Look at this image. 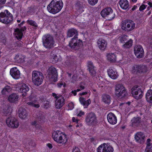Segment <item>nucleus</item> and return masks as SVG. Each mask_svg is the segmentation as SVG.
Segmentation results:
<instances>
[{
	"instance_id": "32",
	"label": "nucleus",
	"mask_w": 152,
	"mask_h": 152,
	"mask_svg": "<svg viewBox=\"0 0 152 152\" xmlns=\"http://www.w3.org/2000/svg\"><path fill=\"white\" fill-rule=\"evenodd\" d=\"M131 121L133 126H137L140 123V118L139 117L134 118Z\"/></svg>"
},
{
	"instance_id": "21",
	"label": "nucleus",
	"mask_w": 152,
	"mask_h": 152,
	"mask_svg": "<svg viewBox=\"0 0 152 152\" xmlns=\"http://www.w3.org/2000/svg\"><path fill=\"white\" fill-rule=\"evenodd\" d=\"M97 45L99 48L101 50H104L107 45V42L104 39L100 38L99 39L97 42Z\"/></svg>"
},
{
	"instance_id": "31",
	"label": "nucleus",
	"mask_w": 152,
	"mask_h": 152,
	"mask_svg": "<svg viewBox=\"0 0 152 152\" xmlns=\"http://www.w3.org/2000/svg\"><path fill=\"white\" fill-rule=\"evenodd\" d=\"M26 57L21 54L17 55L15 57V59L19 62L22 63L24 62L26 59Z\"/></svg>"
},
{
	"instance_id": "12",
	"label": "nucleus",
	"mask_w": 152,
	"mask_h": 152,
	"mask_svg": "<svg viewBox=\"0 0 152 152\" xmlns=\"http://www.w3.org/2000/svg\"><path fill=\"white\" fill-rule=\"evenodd\" d=\"M131 93L133 97L137 99H141L143 95V93L140 89L136 86L132 88Z\"/></svg>"
},
{
	"instance_id": "50",
	"label": "nucleus",
	"mask_w": 152,
	"mask_h": 152,
	"mask_svg": "<svg viewBox=\"0 0 152 152\" xmlns=\"http://www.w3.org/2000/svg\"><path fill=\"white\" fill-rule=\"evenodd\" d=\"M63 86L64 87H65L66 86L65 83H63L62 82H61V83H58L57 84V86L58 88H61Z\"/></svg>"
},
{
	"instance_id": "47",
	"label": "nucleus",
	"mask_w": 152,
	"mask_h": 152,
	"mask_svg": "<svg viewBox=\"0 0 152 152\" xmlns=\"http://www.w3.org/2000/svg\"><path fill=\"white\" fill-rule=\"evenodd\" d=\"M68 106L69 107L68 109L69 110H72L74 107V104L72 102H70L69 103Z\"/></svg>"
},
{
	"instance_id": "56",
	"label": "nucleus",
	"mask_w": 152,
	"mask_h": 152,
	"mask_svg": "<svg viewBox=\"0 0 152 152\" xmlns=\"http://www.w3.org/2000/svg\"><path fill=\"white\" fill-rule=\"evenodd\" d=\"M88 92L87 91H86L85 92H83L80 94V95H84L87 94Z\"/></svg>"
},
{
	"instance_id": "57",
	"label": "nucleus",
	"mask_w": 152,
	"mask_h": 152,
	"mask_svg": "<svg viewBox=\"0 0 152 152\" xmlns=\"http://www.w3.org/2000/svg\"><path fill=\"white\" fill-rule=\"evenodd\" d=\"M26 27L25 26H24V27H23L22 28H21V29H20V30L21 31H22V32L23 31H24L25 30H26Z\"/></svg>"
},
{
	"instance_id": "39",
	"label": "nucleus",
	"mask_w": 152,
	"mask_h": 152,
	"mask_svg": "<svg viewBox=\"0 0 152 152\" xmlns=\"http://www.w3.org/2000/svg\"><path fill=\"white\" fill-rule=\"evenodd\" d=\"M105 143L100 145L97 148V152H104Z\"/></svg>"
},
{
	"instance_id": "24",
	"label": "nucleus",
	"mask_w": 152,
	"mask_h": 152,
	"mask_svg": "<svg viewBox=\"0 0 152 152\" xmlns=\"http://www.w3.org/2000/svg\"><path fill=\"white\" fill-rule=\"evenodd\" d=\"M18 98L19 96L17 94L13 93L9 96L8 100L10 102H15L18 101Z\"/></svg>"
},
{
	"instance_id": "41",
	"label": "nucleus",
	"mask_w": 152,
	"mask_h": 152,
	"mask_svg": "<svg viewBox=\"0 0 152 152\" xmlns=\"http://www.w3.org/2000/svg\"><path fill=\"white\" fill-rule=\"evenodd\" d=\"M87 64V66L88 67V70L91 69H93L95 68V66H94L93 63L91 61H88Z\"/></svg>"
},
{
	"instance_id": "4",
	"label": "nucleus",
	"mask_w": 152,
	"mask_h": 152,
	"mask_svg": "<svg viewBox=\"0 0 152 152\" xmlns=\"http://www.w3.org/2000/svg\"><path fill=\"white\" fill-rule=\"evenodd\" d=\"M42 42L43 46L46 48H51L54 43L53 37L50 34H45L43 37Z\"/></svg>"
},
{
	"instance_id": "33",
	"label": "nucleus",
	"mask_w": 152,
	"mask_h": 152,
	"mask_svg": "<svg viewBox=\"0 0 152 152\" xmlns=\"http://www.w3.org/2000/svg\"><path fill=\"white\" fill-rule=\"evenodd\" d=\"M107 59L111 62L116 61V56L114 53H109L107 55Z\"/></svg>"
},
{
	"instance_id": "49",
	"label": "nucleus",
	"mask_w": 152,
	"mask_h": 152,
	"mask_svg": "<svg viewBox=\"0 0 152 152\" xmlns=\"http://www.w3.org/2000/svg\"><path fill=\"white\" fill-rule=\"evenodd\" d=\"M72 152H80L79 149L77 147H75L72 150Z\"/></svg>"
},
{
	"instance_id": "1",
	"label": "nucleus",
	"mask_w": 152,
	"mask_h": 152,
	"mask_svg": "<svg viewBox=\"0 0 152 152\" xmlns=\"http://www.w3.org/2000/svg\"><path fill=\"white\" fill-rule=\"evenodd\" d=\"M62 2L60 0H53L47 8L50 13L55 14L59 12L63 6Z\"/></svg>"
},
{
	"instance_id": "27",
	"label": "nucleus",
	"mask_w": 152,
	"mask_h": 152,
	"mask_svg": "<svg viewBox=\"0 0 152 152\" xmlns=\"http://www.w3.org/2000/svg\"><path fill=\"white\" fill-rule=\"evenodd\" d=\"M135 70L139 73H145L147 71V67L145 65L137 66L136 67Z\"/></svg>"
},
{
	"instance_id": "20",
	"label": "nucleus",
	"mask_w": 152,
	"mask_h": 152,
	"mask_svg": "<svg viewBox=\"0 0 152 152\" xmlns=\"http://www.w3.org/2000/svg\"><path fill=\"white\" fill-rule=\"evenodd\" d=\"M145 136L143 133L137 132L135 135V139L136 141L140 143H143L144 142Z\"/></svg>"
},
{
	"instance_id": "63",
	"label": "nucleus",
	"mask_w": 152,
	"mask_h": 152,
	"mask_svg": "<svg viewBox=\"0 0 152 152\" xmlns=\"http://www.w3.org/2000/svg\"><path fill=\"white\" fill-rule=\"evenodd\" d=\"M137 7V6H135V5H134L133 6V8L132 9V11H134V10H135L136 8Z\"/></svg>"
},
{
	"instance_id": "15",
	"label": "nucleus",
	"mask_w": 152,
	"mask_h": 152,
	"mask_svg": "<svg viewBox=\"0 0 152 152\" xmlns=\"http://www.w3.org/2000/svg\"><path fill=\"white\" fill-rule=\"evenodd\" d=\"M82 42L80 39H78L77 37H74L72 38L69 42V46L72 49L75 48H78L80 45L82 44Z\"/></svg>"
},
{
	"instance_id": "13",
	"label": "nucleus",
	"mask_w": 152,
	"mask_h": 152,
	"mask_svg": "<svg viewBox=\"0 0 152 152\" xmlns=\"http://www.w3.org/2000/svg\"><path fill=\"white\" fill-rule=\"evenodd\" d=\"M48 76L51 80L56 81L57 79V74L56 69L51 67L48 69Z\"/></svg>"
},
{
	"instance_id": "53",
	"label": "nucleus",
	"mask_w": 152,
	"mask_h": 152,
	"mask_svg": "<svg viewBox=\"0 0 152 152\" xmlns=\"http://www.w3.org/2000/svg\"><path fill=\"white\" fill-rule=\"evenodd\" d=\"M78 88L81 91L84 89L85 88L84 86L81 84H80V86Z\"/></svg>"
},
{
	"instance_id": "18",
	"label": "nucleus",
	"mask_w": 152,
	"mask_h": 152,
	"mask_svg": "<svg viewBox=\"0 0 152 152\" xmlns=\"http://www.w3.org/2000/svg\"><path fill=\"white\" fill-rule=\"evenodd\" d=\"M10 73L11 75L15 79H18L20 77V72L16 67L12 68L10 70Z\"/></svg>"
},
{
	"instance_id": "14",
	"label": "nucleus",
	"mask_w": 152,
	"mask_h": 152,
	"mask_svg": "<svg viewBox=\"0 0 152 152\" xmlns=\"http://www.w3.org/2000/svg\"><path fill=\"white\" fill-rule=\"evenodd\" d=\"M134 51L135 55L138 58H142L144 55L143 48L140 45H136L134 47Z\"/></svg>"
},
{
	"instance_id": "46",
	"label": "nucleus",
	"mask_w": 152,
	"mask_h": 152,
	"mask_svg": "<svg viewBox=\"0 0 152 152\" xmlns=\"http://www.w3.org/2000/svg\"><path fill=\"white\" fill-rule=\"evenodd\" d=\"M58 60V58L56 55H54L53 58V61L55 63L57 62Z\"/></svg>"
},
{
	"instance_id": "28",
	"label": "nucleus",
	"mask_w": 152,
	"mask_h": 152,
	"mask_svg": "<svg viewBox=\"0 0 152 152\" xmlns=\"http://www.w3.org/2000/svg\"><path fill=\"white\" fill-rule=\"evenodd\" d=\"M145 98L148 102L152 103V90L148 91L145 94Z\"/></svg>"
},
{
	"instance_id": "48",
	"label": "nucleus",
	"mask_w": 152,
	"mask_h": 152,
	"mask_svg": "<svg viewBox=\"0 0 152 152\" xmlns=\"http://www.w3.org/2000/svg\"><path fill=\"white\" fill-rule=\"evenodd\" d=\"M146 7L147 6L145 4H142L140 7L139 10L140 11H141L144 10L146 8Z\"/></svg>"
},
{
	"instance_id": "45",
	"label": "nucleus",
	"mask_w": 152,
	"mask_h": 152,
	"mask_svg": "<svg viewBox=\"0 0 152 152\" xmlns=\"http://www.w3.org/2000/svg\"><path fill=\"white\" fill-rule=\"evenodd\" d=\"M77 9H80L83 7L82 3L80 2H77L75 5Z\"/></svg>"
},
{
	"instance_id": "59",
	"label": "nucleus",
	"mask_w": 152,
	"mask_h": 152,
	"mask_svg": "<svg viewBox=\"0 0 152 152\" xmlns=\"http://www.w3.org/2000/svg\"><path fill=\"white\" fill-rule=\"evenodd\" d=\"M72 120H73V122H77L78 121V120H77V119H76L74 117H73L72 118Z\"/></svg>"
},
{
	"instance_id": "29",
	"label": "nucleus",
	"mask_w": 152,
	"mask_h": 152,
	"mask_svg": "<svg viewBox=\"0 0 152 152\" xmlns=\"http://www.w3.org/2000/svg\"><path fill=\"white\" fill-rule=\"evenodd\" d=\"M75 35L74 37H77V32L76 30L74 29H71L68 30L67 36L70 37Z\"/></svg>"
},
{
	"instance_id": "10",
	"label": "nucleus",
	"mask_w": 152,
	"mask_h": 152,
	"mask_svg": "<svg viewBox=\"0 0 152 152\" xmlns=\"http://www.w3.org/2000/svg\"><path fill=\"white\" fill-rule=\"evenodd\" d=\"M52 96L56 99L55 107L56 108L60 109L64 104L65 100L63 96L61 95H57L54 93L52 94Z\"/></svg>"
},
{
	"instance_id": "19",
	"label": "nucleus",
	"mask_w": 152,
	"mask_h": 152,
	"mask_svg": "<svg viewBox=\"0 0 152 152\" xmlns=\"http://www.w3.org/2000/svg\"><path fill=\"white\" fill-rule=\"evenodd\" d=\"M108 122L111 124H115L117 122V118L115 115L113 113H110L107 116Z\"/></svg>"
},
{
	"instance_id": "30",
	"label": "nucleus",
	"mask_w": 152,
	"mask_h": 152,
	"mask_svg": "<svg viewBox=\"0 0 152 152\" xmlns=\"http://www.w3.org/2000/svg\"><path fill=\"white\" fill-rule=\"evenodd\" d=\"M14 34L16 37L18 39H21L23 35V34L22 31L19 29L18 28L15 29Z\"/></svg>"
},
{
	"instance_id": "25",
	"label": "nucleus",
	"mask_w": 152,
	"mask_h": 152,
	"mask_svg": "<svg viewBox=\"0 0 152 152\" xmlns=\"http://www.w3.org/2000/svg\"><path fill=\"white\" fill-rule=\"evenodd\" d=\"M20 87H19L20 89V92L23 93H26V92L28 91L29 88L28 86L24 83L19 84Z\"/></svg>"
},
{
	"instance_id": "60",
	"label": "nucleus",
	"mask_w": 152,
	"mask_h": 152,
	"mask_svg": "<svg viewBox=\"0 0 152 152\" xmlns=\"http://www.w3.org/2000/svg\"><path fill=\"white\" fill-rule=\"evenodd\" d=\"M37 124V121H34L33 122H32L31 123V124L32 125H35Z\"/></svg>"
},
{
	"instance_id": "6",
	"label": "nucleus",
	"mask_w": 152,
	"mask_h": 152,
	"mask_svg": "<svg viewBox=\"0 0 152 152\" xmlns=\"http://www.w3.org/2000/svg\"><path fill=\"white\" fill-rule=\"evenodd\" d=\"M135 24L131 20H126L122 21L121 24L122 29L126 31H132L135 27Z\"/></svg>"
},
{
	"instance_id": "11",
	"label": "nucleus",
	"mask_w": 152,
	"mask_h": 152,
	"mask_svg": "<svg viewBox=\"0 0 152 152\" xmlns=\"http://www.w3.org/2000/svg\"><path fill=\"white\" fill-rule=\"evenodd\" d=\"M6 123L9 127L13 129L17 128L19 125L18 120L13 117H10L8 118L6 120Z\"/></svg>"
},
{
	"instance_id": "54",
	"label": "nucleus",
	"mask_w": 152,
	"mask_h": 152,
	"mask_svg": "<svg viewBox=\"0 0 152 152\" xmlns=\"http://www.w3.org/2000/svg\"><path fill=\"white\" fill-rule=\"evenodd\" d=\"M148 41L151 47H152V37L149 38L148 39Z\"/></svg>"
},
{
	"instance_id": "5",
	"label": "nucleus",
	"mask_w": 152,
	"mask_h": 152,
	"mask_svg": "<svg viewBox=\"0 0 152 152\" xmlns=\"http://www.w3.org/2000/svg\"><path fill=\"white\" fill-rule=\"evenodd\" d=\"M13 20L12 15L7 10H5L4 12L0 13V22L2 23L8 24Z\"/></svg>"
},
{
	"instance_id": "35",
	"label": "nucleus",
	"mask_w": 152,
	"mask_h": 152,
	"mask_svg": "<svg viewBox=\"0 0 152 152\" xmlns=\"http://www.w3.org/2000/svg\"><path fill=\"white\" fill-rule=\"evenodd\" d=\"M11 88L10 87L6 86L3 88L1 91V93L3 95H6L8 94L11 91Z\"/></svg>"
},
{
	"instance_id": "62",
	"label": "nucleus",
	"mask_w": 152,
	"mask_h": 152,
	"mask_svg": "<svg viewBox=\"0 0 152 152\" xmlns=\"http://www.w3.org/2000/svg\"><path fill=\"white\" fill-rule=\"evenodd\" d=\"M148 4L149 6V7L151 8L152 7V2H149L148 3Z\"/></svg>"
},
{
	"instance_id": "3",
	"label": "nucleus",
	"mask_w": 152,
	"mask_h": 152,
	"mask_svg": "<svg viewBox=\"0 0 152 152\" xmlns=\"http://www.w3.org/2000/svg\"><path fill=\"white\" fill-rule=\"evenodd\" d=\"M52 137L55 141L59 143L65 144L67 140L66 135L59 131L54 132Z\"/></svg>"
},
{
	"instance_id": "51",
	"label": "nucleus",
	"mask_w": 152,
	"mask_h": 152,
	"mask_svg": "<svg viewBox=\"0 0 152 152\" xmlns=\"http://www.w3.org/2000/svg\"><path fill=\"white\" fill-rule=\"evenodd\" d=\"M85 114V113L82 111H80L79 113L77 114V116L79 117H81L82 115H84Z\"/></svg>"
},
{
	"instance_id": "34",
	"label": "nucleus",
	"mask_w": 152,
	"mask_h": 152,
	"mask_svg": "<svg viewBox=\"0 0 152 152\" xmlns=\"http://www.w3.org/2000/svg\"><path fill=\"white\" fill-rule=\"evenodd\" d=\"M102 101L105 103L109 104L111 101V97L108 95L104 94L102 96Z\"/></svg>"
},
{
	"instance_id": "42",
	"label": "nucleus",
	"mask_w": 152,
	"mask_h": 152,
	"mask_svg": "<svg viewBox=\"0 0 152 152\" xmlns=\"http://www.w3.org/2000/svg\"><path fill=\"white\" fill-rule=\"evenodd\" d=\"M146 152H152V144H148L146 148Z\"/></svg>"
},
{
	"instance_id": "61",
	"label": "nucleus",
	"mask_w": 152,
	"mask_h": 152,
	"mask_svg": "<svg viewBox=\"0 0 152 152\" xmlns=\"http://www.w3.org/2000/svg\"><path fill=\"white\" fill-rule=\"evenodd\" d=\"M47 145L50 148H51L52 147V145L51 144H48Z\"/></svg>"
},
{
	"instance_id": "37",
	"label": "nucleus",
	"mask_w": 152,
	"mask_h": 152,
	"mask_svg": "<svg viewBox=\"0 0 152 152\" xmlns=\"http://www.w3.org/2000/svg\"><path fill=\"white\" fill-rule=\"evenodd\" d=\"M132 41L130 39L126 42L123 45V47L124 48H128L131 47L132 45Z\"/></svg>"
},
{
	"instance_id": "17",
	"label": "nucleus",
	"mask_w": 152,
	"mask_h": 152,
	"mask_svg": "<svg viewBox=\"0 0 152 152\" xmlns=\"http://www.w3.org/2000/svg\"><path fill=\"white\" fill-rule=\"evenodd\" d=\"M27 104L29 106L38 108L39 107L40 105L38 103L36 98L33 97L32 96L30 97L29 101L27 102Z\"/></svg>"
},
{
	"instance_id": "16",
	"label": "nucleus",
	"mask_w": 152,
	"mask_h": 152,
	"mask_svg": "<svg viewBox=\"0 0 152 152\" xmlns=\"http://www.w3.org/2000/svg\"><path fill=\"white\" fill-rule=\"evenodd\" d=\"M107 73L109 76L113 79H116L118 76L115 69L113 67H111L108 69Z\"/></svg>"
},
{
	"instance_id": "43",
	"label": "nucleus",
	"mask_w": 152,
	"mask_h": 152,
	"mask_svg": "<svg viewBox=\"0 0 152 152\" xmlns=\"http://www.w3.org/2000/svg\"><path fill=\"white\" fill-rule=\"evenodd\" d=\"M88 1L90 5L94 6L97 3L98 0H88Z\"/></svg>"
},
{
	"instance_id": "40",
	"label": "nucleus",
	"mask_w": 152,
	"mask_h": 152,
	"mask_svg": "<svg viewBox=\"0 0 152 152\" xmlns=\"http://www.w3.org/2000/svg\"><path fill=\"white\" fill-rule=\"evenodd\" d=\"M127 37L125 35H122L120 37V41L121 42H124L126 41L127 39Z\"/></svg>"
},
{
	"instance_id": "22",
	"label": "nucleus",
	"mask_w": 152,
	"mask_h": 152,
	"mask_svg": "<svg viewBox=\"0 0 152 152\" xmlns=\"http://www.w3.org/2000/svg\"><path fill=\"white\" fill-rule=\"evenodd\" d=\"M18 113L19 117L22 119L26 118L28 115L26 110L22 107L19 108L18 110Z\"/></svg>"
},
{
	"instance_id": "8",
	"label": "nucleus",
	"mask_w": 152,
	"mask_h": 152,
	"mask_svg": "<svg viewBox=\"0 0 152 152\" xmlns=\"http://www.w3.org/2000/svg\"><path fill=\"white\" fill-rule=\"evenodd\" d=\"M86 124L89 126H93L97 122V119L95 113H88L85 118Z\"/></svg>"
},
{
	"instance_id": "55",
	"label": "nucleus",
	"mask_w": 152,
	"mask_h": 152,
	"mask_svg": "<svg viewBox=\"0 0 152 152\" xmlns=\"http://www.w3.org/2000/svg\"><path fill=\"white\" fill-rule=\"evenodd\" d=\"M6 0H0V5H3L5 4Z\"/></svg>"
},
{
	"instance_id": "26",
	"label": "nucleus",
	"mask_w": 152,
	"mask_h": 152,
	"mask_svg": "<svg viewBox=\"0 0 152 152\" xmlns=\"http://www.w3.org/2000/svg\"><path fill=\"white\" fill-rule=\"evenodd\" d=\"M79 101L81 104L83 105L84 108H87L91 102V100L88 99L87 100H85V99L83 98L80 97L79 98Z\"/></svg>"
},
{
	"instance_id": "23",
	"label": "nucleus",
	"mask_w": 152,
	"mask_h": 152,
	"mask_svg": "<svg viewBox=\"0 0 152 152\" xmlns=\"http://www.w3.org/2000/svg\"><path fill=\"white\" fill-rule=\"evenodd\" d=\"M119 4L120 7L124 10H128L129 4L127 0H120Z\"/></svg>"
},
{
	"instance_id": "52",
	"label": "nucleus",
	"mask_w": 152,
	"mask_h": 152,
	"mask_svg": "<svg viewBox=\"0 0 152 152\" xmlns=\"http://www.w3.org/2000/svg\"><path fill=\"white\" fill-rule=\"evenodd\" d=\"M49 102L48 101H46L44 104L45 107V108H47L49 107Z\"/></svg>"
},
{
	"instance_id": "7",
	"label": "nucleus",
	"mask_w": 152,
	"mask_h": 152,
	"mask_svg": "<svg viewBox=\"0 0 152 152\" xmlns=\"http://www.w3.org/2000/svg\"><path fill=\"white\" fill-rule=\"evenodd\" d=\"M102 17L105 18H107L108 20H111L115 17V14L110 7H107L103 9L101 12Z\"/></svg>"
},
{
	"instance_id": "38",
	"label": "nucleus",
	"mask_w": 152,
	"mask_h": 152,
	"mask_svg": "<svg viewBox=\"0 0 152 152\" xmlns=\"http://www.w3.org/2000/svg\"><path fill=\"white\" fill-rule=\"evenodd\" d=\"M26 23L28 24L35 27H37L38 26L37 23L34 21L31 20H28L26 21Z\"/></svg>"
},
{
	"instance_id": "58",
	"label": "nucleus",
	"mask_w": 152,
	"mask_h": 152,
	"mask_svg": "<svg viewBox=\"0 0 152 152\" xmlns=\"http://www.w3.org/2000/svg\"><path fill=\"white\" fill-rule=\"evenodd\" d=\"M151 141V140L149 139H148L147 140V145H148V144H152V143H150V142Z\"/></svg>"
},
{
	"instance_id": "2",
	"label": "nucleus",
	"mask_w": 152,
	"mask_h": 152,
	"mask_svg": "<svg viewBox=\"0 0 152 152\" xmlns=\"http://www.w3.org/2000/svg\"><path fill=\"white\" fill-rule=\"evenodd\" d=\"M44 77L42 74L37 71H34L32 73V80L34 84L37 86L40 85L42 83Z\"/></svg>"
},
{
	"instance_id": "44",
	"label": "nucleus",
	"mask_w": 152,
	"mask_h": 152,
	"mask_svg": "<svg viewBox=\"0 0 152 152\" xmlns=\"http://www.w3.org/2000/svg\"><path fill=\"white\" fill-rule=\"evenodd\" d=\"M90 74L92 76H94L95 75L96 73V69L95 68L93 69H91L88 70Z\"/></svg>"
},
{
	"instance_id": "36",
	"label": "nucleus",
	"mask_w": 152,
	"mask_h": 152,
	"mask_svg": "<svg viewBox=\"0 0 152 152\" xmlns=\"http://www.w3.org/2000/svg\"><path fill=\"white\" fill-rule=\"evenodd\" d=\"M113 148L110 145L105 143L104 152H113Z\"/></svg>"
},
{
	"instance_id": "9",
	"label": "nucleus",
	"mask_w": 152,
	"mask_h": 152,
	"mask_svg": "<svg viewBox=\"0 0 152 152\" xmlns=\"http://www.w3.org/2000/svg\"><path fill=\"white\" fill-rule=\"evenodd\" d=\"M126 93V90L124 86L118 84L115 86V94L118 97L125 96Z\"/></svg>"
},
{
	"instance_id": "64",
	"label": "nucleus",
	"mask_w": 152,
	"mask_h": 152,
	"mask_svg": "<svg viewBox=\"0 0 152 152\" xmlns=\"http://www.w3.org/2000/svg\"><path fill=\"white\" fill-rule=\"evenodd\" d=\"M72 93V94H73L74 96H75L76 95V92L75 91H72L71 92Z\"/></svg>"
}]
</instances>
